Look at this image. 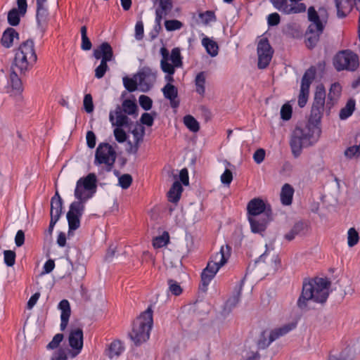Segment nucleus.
I'll return each instance as SVG.
<instances>
[{"mask_svg":"<svg viewBox=\"0 0 360 360\" xmlns=\"http://www.w3.org/2000/svg\"><path fill=\"white\" fill-rule=\"evenodd\" d=\"M37 60L34 41L27 39L22 42L15 52L14 61L8 78L6 89L11 96L20 98L23 91L21 79L15 69L19 71L20 75H24L33 67Z\"/></svg>","mask_w":360,"mask_h":360,"instance_id":"nucleus-1","label":"nucleus"},{"mask_svg":"<svg viewBox=\"0 0 360 360\" xmlns=\"http://www.w3.org/2000/svg\"><path fill=\"white\" fill-rule=\"evenodd\" d=\"M96 183L97 179L94 173H89L86 176L77 180L74 192V195L77 200L70 204L67 213L69 233L79 227L80 218L84 210V204L95 194Z\"/></svg>","mask_w":360,"mask_h":360,"instance_id":"nucleus-2","label":"nucleus"},{"mask_svg":"<svg viewBox=\"0 0 360 360\" xmlns=\"http://www.w3.org/2000/svg\"><path fill=\"white\" fill-rule=\"evenodd\" d=\"M330 283L323 278L316 277L313 279H305L303 281L302 290L297 305L301 310H307V302L313 301L316 303H324L329 295Z\"/></svg>","mask_w":360,"mask_h":360,"instance_id":"nucleus-3","label":"nucleus"},{"mask_svg":"<svg viewBox=\"0 0 360 360\" xmlns=\"http://www.w3.org/2000/svg\"><path fill=\"white\" fill-rule=\"evenodd\" d=\"M321 128L317 124L308 123L304 126H297L294 129L290 141L292 153L298 157L303 148L315 143L321 134Z\"/></svg>","mask_w":360,"mask_h":360,"instance_id":"nucleus-4","label":"nucleus"},{"mask_svg":"<svg viewBox=\"0 0 360 360\" xmlns=\"http://www.w3.org/2000/svg\"><path fill=\"white\" fill-rule=\"evenodd\" d=\"M161 60L160 66L161 70L165 73V80L167 84H172L174 82V75L176 68H181L183 65L182 56L179 48L172 49L171 53L165 46L160 49Z\"/></svg>","mask_w":360,"mask_h":360,"instance_id":"nucleus-5","label":"nucleus"},{"mask_svg":"<svg viewBox=\"0 0 360 360\" xmlns=\"http://www.w3.org/2000/svg\"><path fill=\"white\" fill-rule=\"evenodd\" d=\"M231 248L229 245H222L219 252L212 257L206 268L201 274V282L203 290H206L219 269L223 266L231 256Z\"/></svg>","mask_w":360,"mask_h":360,"instance_id":"nucleus-6","label":"nucleus"},{"mask_svg":"<svg viewBox=\"0 0 360 360\" xmlns=\"http://www.w3.org/2000/svg\"><path fill=\"white\" fill-rule=\"evenodd\" d=\"M153 324V311L148 308L134 321L132 331L129 333L135 345H140L149 339Z\"/></svg>","mask_w":360,"mask_h":360,"instance_id":"nucleus-7","label":"nucleus"},{"mask_svg":"<svg viewBox=\"0 0 360 360\" xmlns=\"http://www.w3.org/2000/svg\"><path fill=\"white\" fill-rule=\"evenodd\" d=\"M116 158V151L110 144L100 143L95 152L94 164L101 167V172H110L114 167Z\"/></svg>","mask_w":360,"mask_h":360,"instance_id":"nucleus-8","label":"nucleus"},{"mask_svg":"<svg viewBox=\"0 0 360 360\" xmlns=\"http://www.w3.org/2000/svg\"><path fill=\"white\" fill-rule=\"evenodd\" d=\"M308 18L310 24L305 34V40L307 46L309 49H312L319 41L320 35L323 31L324 25L313 6L308 9Z\"/></svg>","mask_w":360,"mask_h":360,"instance_id":"nucleus-9","label":"nucleus"},{"mask_svg":"<svg viewBox=\"0 0 360 360\" xmlns=\"http://www.w3.org/2000/svg\"><path fill=\"white\" fill-rule=\"evenodd\" d=\"M333 65L338 71H354L359 67V58L351 51H342L335 55Z\"/></svg>","mask_w":360,"mask_h":360,"instance_id":"nucleus-10","label":"nucleus"},{"mask_svg":"<svg viewBox=\"0 0 360 360\" xmlns=\"http://www.w3.org/2000/svg\"><path fill=\"white\" fill-rule=\"evenodd\" d=\"M316 77V68L314 66L307 69L302 78L300 91L298 96V105L303 108L307 103L309 87Z\"/></svg>","mask_w":360,"mask_h":360,"instance_id":"nucleus-11","label":"nucleus"},{"mask_svg":"<svg viewBox=\"0 0 360 360\" xmlns=\"http://www.w3.org/2000/svg\"><path fill=\"white\" fill-rule=\"evenodd\" d=\"M296 327L295 323H287L279 328L272 330L269 335L268 338L265 335V332H263L258 341V347L259 349H265L268 347L271 342L277 340L281 336L285 335Z\"/></svg>","mask_w":360,"mask_h":360,"instance_id":"nucleus-12","label":"nucleus"},{"mask_svg":"<svg viewBox=\"0 0 360 360\" xmlns=\"http://www.w3.org/2000/svg\"><path fill=\"white\" fill-rule=\"evenodd\" d=\"M136 77L139 80L140 91L147 92L152 88L156 81L157 71L149 67H143L138 72Z\"/></svg>","mask_w":360,"mask_h":360,"instance_id":"nucleus-13","label":"nucleus"},{"mask_svg":"<svg viewBox=\"0 0 360 360\" xmlns=\"http://www.w3.org/2000/svg\"><path fill=\"white\" fill-rule=\"evenodd\" d=\"M274 51L267 39H262L257 44L258 68H266L273 56Z\"/></svg>","mask_w":360,"mask_h":360,"instance_id":"nucleus-14","label":"nucleus"},{"mask_svg":"<svg viewBox=\"0 0 360 360\" xmlns=\"http://www.w3.org/2000/svg\"><path fill=\"white\" fill-rule=\"evenodd\" d=\"M248 219L257 217L261 215H271V209L269 205H266L264 201L260 198H254L251 200L248 205Z\"/></svg>","mask_w":360,"mask_h":360,"instance_id":"nucleus-15","label":"nucleus"},{"mask_svg":"<svg viewBox=\"0 0 360 360\" xmlns=\"http://www.w3.org/2000/svg\"><path fill=\"white\" fill-rule=\"evenodd\" d=\"M68 342L75 352L73 356L80 353L83 347V330L80 328H72L70 331Z\"/></svg>","mask_w":360,"mask_h":360,"instance_id":"nucleus-16","label":"nucleus"},{"mask_svg":"<svg viewBox=\"0 0 360 360\" xmlns=\"http://www.w3.org/2000/svg\"><path fill=\"white\" fill-rule=\"evenodd\" d=\"M257 217L248 219L251 231L262 234L266 229L268 224L272 220L271 215H259Z\"/></svg>","mask_w":360,"mask_h":360,"instance_id":"nucleus-17","label":"nucleus"},{"mask_svg":"<svg viewBox=\"0 0 360 360\" xmlns=\"http://www.w3.org/2000/svg\"><path fill=\"white\" fill-rule=\"evenodd\" d=\"M94 56L102 61L109 62L114 59L113 51L108 42H103L94 50Z\"/></svg>","mask_w":360,"mask_h":360,"instance_id":"nucleus-18","label":"nucleus"},{"mask_svg":"<svg viewBox=\"0 0 360 360\" xmlns=\"http://www.w3.org/2000/svg\"><path fill=\"white\" fill-rule=\"evenodd\" d=\"M109 120L112 126L122 127L127 126L129 122V117L123 113L120 106L117 105L114 111L109 113Z\"/></svg>","mask_w":360,"mask_h":360,"instance_id":"nucleus-19","label":"nucleus"},{"mask_svg":"<svg viewBox=\"0 0 360 360\" xmlns=\"http://www.w3.org/2000/svg\"><path fill=\"white\" fill-rule=\"evenodd\" d=\"M131 134L134 137V144H132L131 141L128 142L130 146L128 152L136 154L139 150L140 143L143 141L145 134V129L141 125L136 126L131 131Z\"/></svg>","mask_w":360,"mask_h":360,"instance_id":"nucleus-20","label":"nucleus"},{"mask_svg":"<svg viewBox=\"0 0 360 360\" xmlns=\"http://www.w3.org/2000/svg\"><path fill=\"white\" fill-rule=\"evenodd\" d=\"M58 309L61 311L60 328L61 330H64L68 324L71 313L69 302L67 300H61L58 304Z\"/></svg>","mask_w":360,"mask_h":360,"instance_id":"nucleus-21","label":"nucleus"},{"mask_svg":"<svg viewBox=\"0 0 360 360\" xmlns=\"http://www.w3.org/2000/svg\"><path fill=\"white\" fill-rule=\"evenodd\" d=\"M63 200L58 191L51 200V217L60 219L63 212Z\"/></svg>","mask_w":360,"mask_h":360,"instance_id":"nucleus-22","label":"nucleus"},{"mask_svg":"<svg viewBox=\"0 0 360 360\" xmlns=\"http://www.w3.org/2000/svg\"><path fill=\"white\" fill-rule=\"evenodd\" d=\"M243 284V281H240L238 283L233 292V295L226 302L225 309H228L229 311H230L238 304L240 300Z\"/></svg>","mask_w":360,"mask_h":360,"instance_id":"nucleus-23","label":"nucleus"},{"mask_svg":"<svg viewBox=\"0 0 360 360\" xmlns=\"http://www.w3.org/2000/svg\"><path fill=\"white\" fill-rule=\"evenodd\" d=\"M173 8L172 0H160L158 7L155 10V16L164 18L172 17L170 14Z\"/></svg>","mask_w":360,"mask_h":360,"instance_id":"nucleus-24","label":"nucleus"},{"mask_svg":"<svg viewBox=\"0 0 360 360\" xmlns=\"http://www.w3.org/2000/svg\"><path fill=\"white\" fill-rule=\"evenodd\" d=\"M294 188L289 184H285L281 191L280 199L282 205L288 206L292 204L294 195Z\"/></svg>","mask_w":360,"mask_h":360,"instance_id":"nucleus-25","label":"nucleus"},{"mask_svg":"<svg viewBox=\"0 0 360 360\" xmlns=\"http://www.w3.org/2000/svg\"><path fill=\"white\" fill-rule=\"evenodd\" d=\"M18 37V33L12 27L7 28L3 33L1 42L6 48L13 46L14 38Z\"/></svg>","mask_w":360,"mask_h":360,"instance_id":"nucleus-26","label":"nucleus"},{"mask_svg":"<svg viewBox=\"0 0 360 360\" xmlns=\"http://www.w3.org/2000/svg\"><path fill=\"white\" fill-rule=\"evenodd\" d=\"M49 11L46 6H37L36 20L38 27L44 28L48 21Z\"/></svg>","mask_w":360,"mask_h":360,"instance_id":"nucleus-27","label":"nucleus"},{"mask_svg":"<svg viewBox=\"0 0 360 360\" xmlns=\"http://www.w3.org/2000/svg\"><path fill=\"white\" fill-rule=\"evenodd\" d=\"M124 346L120 340H115L111 342L106 351V355L110 359L118 357L124 352Z\"/></svg>","mask_w":360,"mask_h":360,"instance_id":"nucleus-28","label":"nucleus"},{"mask_svg":"<svg viewBox=\"0 0 360 360\" xmlns=\"http://www.w3.org/2000/svg\"><path fill=\"white\" fill-rule=\"evenodd\" d=\"M182 191L183 188L181 184L179 181H175L167 193L169 201L176 203L181 198Z\"/></svg>","mask_w":360,"mask_h":360,"instance_id":"nucleus-29","label":"nucleus"},{"mask_svg":"<svg viewBox=\"0 0 360 360\" xmlns=\"http://www.w3.org/2000/svg\"><path fill=\"white\" fill-rule=\"evenodd\" d=\"M326 101V91L323 86H317L314 94L312 107L324 109Z\"/></svg>","mask_w":360,"mask_h":360,"instance_id":"nucleus-30","label":"nucleus"},{"mask_svg":"<svg viewBox=\"0 0 360 360\" xmlns=\"http://www.w3.org/2000/svg\"><path fill=\"white\" fill-rule=\"evenodd\" d=\"M202 45L205 47L207 53L212 57H214L218 54L219 46L216 41L207 37H205L202 39Z\"/></svg>","mask_w":360,"mask_h":360,"instance_id":"nucleus-31","label":"nucleus"},{"mask_svg":"<svg viewBox=\"0 0 360 360\" xmlns=\"http://www.w3.org/2000/svg\"><path fill=\"white\" fill-rule=\"evenodd\" d=\"M356 102L353 98H350L347 101L345 106L342 108L339 113L340 119L342 120H347L354 112L355 110Z\"/></svg>","mask_w":360,"mask_h":360,"instance_id":"nucleus-32","label":"nucleus"},{"mask_svg":"<svg viewBox=\"0 0 360 360\" xmlns=\"http://www.w3.org/2000/svg\"><path fill=\"white\" fill-rule=\"evenodd\" d=\"M342 91V86L338 82H335L331 84L328 94V98L332 103L336 102L339 98Z\"/></svg>","mask_w":360,"mask_h":360,"instance_id":"nucleus-33","label":"nucleus"},{"mask_svg":"<svg viewBox=\"0 0 360 360\" xmlns=\"http://www.w3.org/2000/svg\"><path fill=\"white\" fill-rule=\"evenodd\" d=\"M162 91L165 98L172 101L177 98V88L172 84H167L162 89Z\"/></svg>","mask_w":360,"mask_h":360,"instance_id":"nucleus-34","label":"nucleus"},{"mask_svg":"<svg viewBox=\"0 0 360 360\" xmlns=\"http://www.w3.org/2000/svg\"><path fill=\"white\" fill-rule=\"evenodd\" d=\"M196 86V92L201 96H203L205 92V74L204 72H199L195 79Z\"/></svg>","mask_w":360,"mask_h":360,"instance_id":"nucleus-35","label":"nucleus"},{"mask_svg":"<svg viewBox=\"0 0 360 360\" xmlns=\"http://www.w3.org/2000/svg\"><path fill=\"white\" fill-rule=\"evenodd\" d=\"M184 123L192 132H197L200 129L199 122L192 115H187L184 116Z\"/></svg>","mask_w":360,"mask_h":360,"instance_id":"nucleus-36","label":"nucleus"},{"mask_svg":"<svg viewBox=\"0 0 360 360\" xmlns=\"http://www.w3.org/2000/svg\"><path fill=\"white\" fill-rule=\"evenodd\" d=\"M123 84L125 89L129 92H134L137 89L139 80L135 75L132 78L128 77H123Z\"/></svg>","mask_w":360,"mask_h":360,"instance_id":"nucleus-37","label":"nucleus"},{"mask_svg":"<svg viewBox=\"0 0 360 360\" xmlns=\"http://www.w3.org/2000/svg\"><path fill=\"white\" fill-rule=\"evenodd\" d=\"M323 110L324 109L323 108L311 107L309 123L317 124L319 126L323 114Z\"/></svg>","mask_w":360,"mask_h":360,"instance_id":"nucleus-38","label":"nucleus"},{"mask_svg":"<svg viewBox=\"0 0 360 360\" xmlns=\"http://www.w3.org/2000/svg\"><path fill=\"white\" fill-rule=\"evenodd\" d=\"M21 13L18 11L16 8H13L8 13V22L11 26H17L20 23Z\"/></svg>","mask_w":360,"mask_h":360,"instance_id":"nucleus-39","label":"nucleus"},{"mask_svg":"<svg viewBox=\"0 0 360 360\" xmlns=\"http://www.w3.org/2000/svg\"><path fill=\"white\" fill-rule=\"evenodd\" d=\"M122 111L127 115H132L136 113L137 105L135 101L126 99L122 102Z\"/></svg>","mask_w":360,"mask_h":360,"instance_id":"nucleus-40","label":"nucleus"},{"mask_svg":"<svg viewBox=\"0 0 360 360\" xmlns=\"http://www.w3.org/2000/svg\"><path fill=\"white\" fill-rule=\"evenodd\" d=\"M81 37H82V44L81 49L84 51H89L91 49L92 44L87 37V28L86 26H82L81 27Z\"/></svg>","mask_w":360,"mask_h":360,"instance_id":"nucleus-41","label":"nucleus"},{"mask_svg":"<svg viewBox=\"0 0 360 360\" xmlns=\"http://www.w3.org/2000/svg\"><path fill=\"white\" fill-rule=\"evenodd\" d=\"M359 240L358 232L354 228H350L347 232V244L349 247H354L356 245Z\"/></svg>","mask_w":360,"mask_h":360,"instance_id":"nucleus-42","label":"nucleus"},{"mask_svg":"<svg viewBox=\"0 0 360 360\" xmlns=\"http://www.w3.org/2000/svg\"><path fill=\"white\" fill-rule=\"evenodd\" d=\"M335 4L338 16L339 18L345 17L349 11L347 7L345 6V4H347V2L344 0H335Z\"/></svg>","mask_w":360,"mask_h":360,"instance_id":"nucleus-43","label":"nucleus"},{"mask_svg":"<svg viewBox=\"0 0 360 360\" xmlns=\"http://www.w3.org/2000/svg\"><path fill=\"white\" fill-rule=\"evenodd\" d=\"M169 242V235L165 232L162 236H158L153 239V245L155 248H160L166 245Z\"/></svg>","mask_w":360,"mask_h":360,"instance_id":"nucleus-44","label":"nucleus"},{"mask_svg":"<svg viewBox=\"0 0 360 360\" xmlns=\"http://www.w3.org/2000/svg\"><path fill=\"white\" fill-rule=\"evenodd\" d=\"M165 27L167 31L172 32L180 30L183 27V23L177 20H167L165 21Z\"/></svg>","mask_w":360,"mask_h":360,"instance_id":"nucleus-45","label":"nucleus"},{"mask_svg":"<svg viewBox=\"0 0 360 360\" xmlns=\"http://www.w3.org/2000/svg\"><path fill=\"white\" fill-rule=\"evenodd\" d=\"M199 18L201 20V21L205 25H207L208 23L211 22L216 21L215 14L212 11H207L203 13H200Z\"/></svg>","mask_w":360,"mask_h":360,"instance_id":"nucleus-46","label":"nucleus"},{"mask_svg":"<svg viewBox=\"0 0 360 360\" xmlns=\"http://www.w3.org/2000/svg\"><path fill=\"white\" fill-rule=\"evenodd\" d=\"M4 260L8 266H13L15 262V252L13 250H4Z\"/></svg>","mask_w":360,"mask_h":360,"instance_id":"nucleus-47","label":"nucleus"},{"mask_svg":"<svg viewBox=\"0 0 360 360\" xmlns=\"http://www.w3.org/2000/svg\"><path fill=\"white\" fill-rule=\"evenodd\" d=\"M132 183V177L130 174H125L120 176L118 179L119 186L123 188H128Z\"/></svg>","mask_w":360,"mask_h":360,"instance_id":"nucleus-48","label":"nucleus"},{"mask_svg":"<svg viewBox=\"0 0 360 360\" xmlns=\"http://www.w3.org/2000/svg\"><path fill=\"white\" fill-rule=\"evenodd\" d=\"M163 18L160 17L155 16V25L153 26V30L150 32V37L152 39H155L159 34L160 32L162 30L161 22Z\"/></svg>","mask_w":360,"mask_h":360,"instance_id":"nucleus-49","label":"nucleus"},{"mask_svg":"<svg viewBox=\"0 0 360 360\" xmlns=\"http://www.w3.org/2000/svg\"><path fill=\"white\" fill-rule=\"evenodd\" d=\"M141 107L145 110H149L152 108L153 101L148 96L141 95L139 98Z\"/></svg>","mask_w":360,"mask_h":360,"instance_id":"nucleus-50","label":"nucleus"},{"mask_svg":"<svg viewBox=\"0 0 360 360\" xmlns=\"http://www.w3.org/2000/svg\"><path fill=\"white\" fill-rule=\"evenodd\" d=\"M108 62L101 61L100 65L95 69V77L97 79H101L108 70Z\"/></svg>","mask_w":360,"mask_h":360,"instance_id":"nucleus-51","label":"nucleus"},{"mask_svg":"<svg viewBox=\"0 0 360 360\" xmlns=\"http://www.w3.org/2000/svg\"><path fill=\"white\" fill-rule=\"evenodd\" d=\"M83 105L87 113H91L94 110L93 98L91 94H87L84 96Z\"/></svg>","mask_w":360,"mask_h":360,"instance_id":"nucleus-52","label":"nucleus"},{"mask_svg":"<svg viewBox=\"0 0 360 360\" xmlns=\"http://www.w3.org/2000/svg\"><path fill=\"white\" fill-rule=\"evenodd\" d=\"M292 107L289 103L284 104L281 109V117L283 120H289L292 116Z\"/></svg>","mask_w":360,"mask_h":360,"instance_id":"nucleus-53","label":"nucleus"},{"mask_svg":"<svg viewBox=\"0 0 360 360\" xmlns=\"http://www.w3.org/2000/svg\"><path fill=\"white\" fill-rule=\"evenodd\" d=\"M169 290L174 295H179L182 292L180 285L172 279L168 280Z\"/></svg>","mask_w":360,"mask_h":360,"instance_id":"nucleus-54","label":"nucleus"},{"mask_svg":"<svg viewBox=\"0 0 360 360\" xmlns=\"http://www.w3.org/2000/svg\"><path fill=\"white\" fill-rule=\"evenodd\" d=\"M63 339V335L62 333H58L54 335L52 340L47 345L46 348L48 349H56Z\"/></svg>","mask_w":360,"mask_h":360,"instance_id":"nucleus-55","label":"nucleus"},{"mask_svg":"<svg viewBox=\"0 0 360 360\" xmlns=\"http://www.w3.org/2000/svg\"><path fill=\"white\" fill-rule=\"evenodd\" d=\"M345 155L349 158L352 159L356 156L360 155V148L358 146H353L347 148L345 151Z\"/></svg>","mask_w":360,"mask_h":360,"instance_id":"nucleus-56","label":"nucleus"},{"mask_svg":"<svg viewBox=\"0 0 360 360\" xmlns=\"http://www.w3.org/2000/svg\"><path fill=\"white\" fill-rule=\"evenodd\" d=\"M220 179L224 185L229 186L233 180L232 172L229 169H226L224 173L221 175Z\"/></svg>","mask_w":360,"mask_h":360,"instance_id":"nucleus-57","label":"nucleus"},{"mask_svg":"<svg viewBox=\"0 0 360 360\" xmlns=\"http://www.w3.org/2000/svg\"><path fill=\"white\" fill-rule=\"evenodd\" d=\"M113 132L117 142L124 143L127 140V134L121 127H116Z\"/></svg>","mask_w":360,"mask_h":360,"instance_id":"nucleus-58","label":"nucleus"},{"mask_svg":"<svg viewBox=\"0 0 360 360\" xmlns=\"http://www.w3.org/2000/svg\"><path fill=\"white\" fill-rule=\"evenodd\" d=\"M281 18L278 13H273L267 16V24L269 27L276 26L280 23Z\"/></svg>","mask_w":360,"mask_h":360,"instance_id":"nucleus-59","label":"nucleus"},{"mask_svg":"<svg viewBox=\"0 0 360 360\" xmlns=\"http://www.w3.org/2000/svg\"><path fill=\"white\" fill-rule=\"evenodd\" d=\"M140 121L143 124L151 127L153 124L154 117L151 114L144 112L142 114Z\"/></svg>","mask_w":360,"mask_h":360,"instance_id":"nucleus-60","label":"nucleus"},{"mask_svg":"<svg viewBox=\"0 0 360 360\" xmlns=\"http://www.w3.org/2000/svg\"><path fill=\"white\" fill-rule=\"evenodd\" d=\"M143 23L141 20L137 21L135 25V38L141 40L143 37Z\"/></svg>","mask_w":360,"mask_h":360,"instance_id":"nucleus-61","label":"nucleus"},{"mask_svg":"<svg viewBox=\"0 0 360 360\" xmlns=\"http://www.w3.org/2000/svg\"><path fill=\"white\" fill-rule=\"evenodd\" d=\"M86 144L89 148H94L96 146V137L92 131H88L86 135Z\"/></svg>","mask_w":360,"mask_h":360,"instance_id":"nucleus-62","label":"nucleus"},{"mask_svg":"<svg viewBox=\"0 0 360 360\" xmlns=\"http://www.w3.org/2000/svg\"><path fill=\"white\" fill-rule=\"evenodd\" d=\"M265 158V150L262 148L257 149L253 154L254 161L257 164H260L263 162Z\"/></svg>","mask_w":360,"mask_h":360,"instance_id":"nucleus-63","label":"nucleus"},{"mask_svg":"<svg viewBox=\"0 0 360 360\" xmlns=\"http://www.w3.org/2000/svg\"><path fill=\"white\" fill-rule=\"evenodd\" d=\"M25 242V233L23 231L18 230L15 237V243L17 247H20Z\"/></svg>","mask_w":360,"mask_h":360,"instance_id":"nucleus-64","label":"nucleus"}]
</instances>
